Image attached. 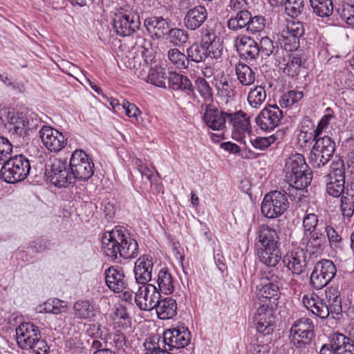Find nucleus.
I'll return each instance as SVG.
<instances>
[{"label": "nucleus", "instance_id": "f257e3e1", "mask_svg": "<svg viewBox=\"0 0 354 354\" xmlns=\"http://www.w3.org/2000/svg\"><path fill=\"white\" fill-rule=\"evenodd\" d=\"M101 241L104 254L113 261L117 260L118 257L124 259H131L138 255L137 241L120 227H115L111 231L105 232Z\"/></svg>", "mask_w": 354, "mask_h": 354}, {"label": "nucleus", "instance_id": "f03ea898", "mask_svg": "<svg viewBox=\"0 0 354 354\" xmlns=\"http://www.w3.org/2000/svg\"><path fill=\"white\" fill-rule=\"evenodd\" d=\"M327 301L319 298L317 295H304L303 303L308 310L322 319L330 315L335 319H339L342 315V299L336 288H330L326 292Z\"/></svg>", "mask_w": 354, "mask_h": 354}, {"label": "nucleus", "instance_id": "7ed1b4c3", "mask_svg": "<svg viewBox=\"0 0 354 354\" xmlns=\"http://www.w3.org/2000/svg\"><path fill=\"white\" fill-rule=\"evenodd\" d=\"M258 237L257 254L260 261L267 266L274 267L281 259L279 237L277 231L263 225L259 231Z\"/></svg>", "mask_w": 354, "mask_h": 354}, {"label": "nucleus", "instance_id": "20e7f679", "mask_svg": "<svg viewBox=\"0 0 354 354\" xmlns=\"http://www.w3.org/2000/svg\"><path fill=\"white\" fill-rule=\"evenodd\" d=\"M30 171L29 160L23 154L16 155L3 165L0 178L6 183H16L26 179Z\"/></svg>", "mask_w": 354, "mask_h": 354}, {"label": "nucleus", "instance_id": "39448f33", "mask_svg": "<svg viewBox=\"0 0 354 354\" xmlns=\"http://www.w3.org/2000/svg\"><path fill=\"white\" fill-rule=\"evenodd\" d=\"M69 167L72 184L77 180H88L94 174V163L91 157L82 149H77L72 153Z\"/></svg>", "mask_w": 354, "mask_h": 354}, {"label": "nucleus", "instance_id": "423d86ee", "mask_svg": "<svg viewBox=\"0 0 354 354\" xmlns=\"http://www.w3.org/2000/svg\"><path fill=\"white\" fill-rule=\"evenodd\" d=\"M141 22L137 10L127 7L120 8L113 19V26L117 35L130 36L140 29Z\"/></svg>", "mask_w": 354, "mask_h": 354}, {"label": "nucleus", "instance_id": "0eeeda50", "mask_svg": "<svg viewBox=\"0 0 354 354\" xmlns=\"http://www.w3.org/2000/svg\"><path fill=\"white\" fill-rule=\"evenodd\" d=\"M315 326L312 319L301 317L297 319L290 328V339L297 349H305L310 346L315 337Z\"/></svg>", "mask_w": 354, "mask_h": 354}, {"label": "nucleus", "instance_id": "6e6552de", "mask_svg": "<svg viewBox=\"0 0 354 354\" xmlns=\"http://www.w3.org/2000/svg\"><path fill=\"white\" fill-rule=\"evenodd\" d=\"M284 171L286 180H301L300 185L304 182L305 185H310L312 181L313 172L301 153H295L286 160Z\"/></svg>", "mask_w": 354, "mask_h": 354}, {"label": "nucleus", "instance_id": "1a4fd4ad", "mask_svg": "<svg viewBox=\"0 0 354 354\" xmlns=\"http://www.w3.org/2000/svg\"><path fill=\"white\" fill-rule=\"evenodd\" d=\"M289 207L286 194L281 191L274 190L266 194L261 203V213L268 218L281 216Z\"/></svg>", "mask_w": 354, "mask_h": 354}, {"label": "nucleus", "instance_id": "9d476101", "mask_svg": "<svg viewBox=\"0 0 354 354\" xmlns=\"http://www.w3.org/2000/svg\"><path fill=\"white\" fill-rule=\"evenodd\" d=\"M335 150V143L329 136L317 139L310 151V164L314 168L324 167L330 161Z\"/></svg>", "mask_w": 354, "mask_h": 354}, {"label": "nucleus", "instance_id": "9b49d317", "mask_svg": "<svg viewBox=\"0 0 354 354\" xmlns=\"http://www.w3.org/2000/svg\"><path fill=\"white\" fill-rule=\"evenodd\" d=\"M45 174L50 182L56 187H66L73 183L66 160L50 159L49 163L46 165Z\"/></svg>", "mask_w": 354, "mask_h": 354}, {"label": "nucleus", "instance_id": "f8f14e48", "mask_svg": "<svg viewBox=\"0 0 354 354\" xmlns=\"http://www.w3.org/2000/svg\"><path fill=\"white\" fill-rule=\"evenodd\" d=\"M336 272V267L332 261L322 260L317 262L310 275V285L317 290L323 288L334 278Z\"/></svg>", "mask_w": 354, "mask_h": 354}, {"label": "nucleus", "instance_id": "ddd939ff", "mask_svg": "<svg viewBox=\"0 0 354 354\" xmlns=\"http://www.w3.org/2000/svg\"><path fill=\"white\" fill-rule=\"evenodd\" d=\"M319 354H354V343L351 338L335 333L330 336L328 343L322 346Z\"/></svg>", "mask_w": 354, "mask_h": 354}, {"label": "nucleus", "instance_id": "4468645a", "mask_svg": "<svg viewBox=\"0 0 354 354\" xmlns=\"http://www.w3.org/2000/svg\"><path fill=\"white\" fill-rule=\"evenodd\" d=\"M141 285L134 295L135 302L140 310H151L158 304L161 298L160 292L155 286L151 283Z\"/></svg>", "mask_w": 354, "mask_h": 354}, {"label": "nucleus", "instance_id": "2eb2a0df", "mask_svg": "<svg viewBox=\"0 0 354 354\" xmlns=\"http://www.w3.org/2000/svg\"><path fill=\"white\" fill-rule=\"evenodd\" d=\"M283 115L282 111L277 105H269L260 111L255 122L261 130L270 131L280 124Z\"/></svg>", "mask_w": 354, "mask_h": 354}, {"label": "nucleus", "instance_id": "dca6fc26", "mask_svg": "<svg viewBox=\"0 0 354 354\" xmlns=\"http://www.w3.org/2000/svg\"><path fill=\"white\" fill-rule=\"evenodd\" d=\"M304 33V26L302 22L299 21H289L286 30L282 32L281 44L284 50L288 52L297 50L300 45L301 37Z\"/></svg>", "mask_w": 354, "mask_h": 354}, {"label": "nucleus", "instance_id": "f3484780", "mask_svg": "<svg viewBox=\"0 0 354 354\" xmlns=\"http://www.w3.org/2000/svg\"><path fill=\"white\" fill-rule=\"evenodd\" d=\"M227 117L229 124L232 126L233 139L241 141L244 138L245 133H252L250 116L244 111L240 110L234 113H229Z\"/></svg>", "mask_w": 354, "mask_h": 354}, {"label": "nucleus", "instance_id": "a211bd4d", "mask_svg": "<svg viewBox=\"0 0 354 354\" xmlns=\"http://www.w3.org/2000/svg\"><path fill=\"white\" fill-rule=\"evenodd\" d=\"M191 334L187 328L181 326L164 332L161 342L166 350L167 346L169 350H172L185 347L189 344Z\"/></svg>", "mask_w": 354, "mask_h": 354}, {"label": "nucleus", "instance_id": "6ab92c4d", "mask_svg": "<svg viewBox=\"0 0 354 354\" xmlns=\"http://www.w3.org/2000/svg\"><path fill=\"white\" fill-rule=\"evenodd\" d=\"M254 318L255 328L259 333L264 336L272 333L276 326V321L272 307H269L268 304L260 305Z\"/></svg>", "mask_w": 354, "mask_h": 354}, {"label": "nucleus", "instance_id": "aec40b11", "mask_svg": "<svg viewBox=\"0 0 354 354\" xmlns=\"http://www.w3.org/2000/svg\"><path fill=\"white\" fill-rule=\"evenodd\" d=\"M281 285V277L270 271L261 279V283L257 286V289L261 297L270 301L272 299L273 303H275L279 298Z\"/></svg>", "mask_w": 354, "mask_h": 354}, {"label": "nucleus", "instance_id": "412c9836", "mask_svg": "<svg viewBox=\"0 0 354 354\" xmlns=\"http://www.w3.org/2000/svg\"><path fill=\"white\" fill-rule=\"evenodd\" d=\"M39 136L44 145L51 152H59L67 143L61 132L49 126H44L40 129Z\"/></svg>", "mask_w": 354, "mask_h": 354}, {"label": "nucleus", "instance_id": "4be33fe9", "mask_svg": "<svg viewBox=\"0 0 354 354\" xmlns=\"http://www.w3.org/2000/svg\"><path fill=\"white\" fill-rule=\"evenodd\" d=\"M39 328L31 322L21 323L16 328V338L18 346L24 350H28L32 342L40 335Z\"/></svg>", "mask_w": 354, "mask_h": 354}, {"label": "nucleus", "instance_id": "5701e85b", "mask_svg": "<svg viewBox=\"0 0 354 354\" xmlns=\"http://www.w3.org/2000/svg\"><path fill=\"white\" fill-rule=\"evenodd\" d=\"M236 47L240 57L246 61H255L259 57L258 42L249 36L236 37Z\"/></svg>", "mask_w": 354, "mask_h": 354}, {"label": "nucleus", "instance_id": "b1692460", "mask_svg": "<svg viewBox=\"0 0 354 354\" xmlns=\"http://www.w3.org/2000/svg\"><path fill=\"white\" fill-rule=\"evenodd\" d=\"M105 282L115 292H121L127 287V279L122 267L110 266L105 270Z\"/></svg>", "mask_w": 354, "mask_h": 354}, {"label": "nucleus", "instance_id": "393cba45", "mask_svg": "<svg viewBox=\"0 0 354 354\" xmlns=\"http://www.w3.org/2000/svg\"><path fill=\"white\" fill-rule=\"evenodd\" d=\"M153 268V258L149 255L140 256L135 262L133 272L138 284H145L151 280Z\"/></svg>", "mask_w": 354, "mask_h": 354}, {"label": "nucleus", "instance_id": "a878e982", "mask_svg": "<svg viewBox=\"0 0 354 354\" xmlns=\"http://www.w3.org/2000/svg\"><path fill=\"white\" fill-rule=\"evenodd\" d=\"M307 257L308 254L306 251L297 250L286 254L283 261L293 274L300 275L305 272L307 267Z\"/></svg>", "mask_w": 354, "mask_h": 354}, {"label": "nucleus", "instance_id": "bb28decb", "mask_svg": "<svg viewBox=\"0 0 354 354\" xmlns=\"http://www.w3.org/2000/svg\"><path fill=\"white\" fill-rule=\"evenodd\" d=\"M144 26L153 39L164 38L169 28V24L162 16H150L144 20Z\"/></svg>", "mask_w": 354, "mask_h": 354}, {"label": "nucleus", "instance_id": "cd10ccee", "mask_svg": "<svg viewBox=\"0 0 354 354\" xmlns=\"http://www.w3.org/2000/svg\"><path fill=\"white\" fill-rule=\"evenodd\" d=\"M207 19V10L204 6L198 5L189 8L183 22L185 27L190 30L201 28Z\"/></svg>", "mask_w": 354, "mask_h": 354}, {"label": "nucleus", "instance_id": "c85d7f7f", "mask_svg": "<svg viewBox=\"0 0 354 354\" xmlns=\"http://www.w3.org/2000/svg\"><path fill=\"white\" fill-rule=\"evenodd\" d=\"M229 113L220 111L211 104L206 106L203 120L205 124L214 131L222 130L225 127V122Z\"/></svg>", "mask_w": 354, "mask_h": 354}, {"label": "nucleus", "instance_id": "c756f323", "mask_svg": "<svg viewBox=\"0 0 354 354\" xmlns=\"http://www.w3.org/2000/svg\"><path fill=\"white\" fill-rule=\"evenodd\" d=\"M169 86L176 91H181L188 95H194V85L188 77L174 73H170L168 77Z\"/></svg>", "mask_w": 354, "mask_h": 354}, {"label": "nucleus", "instance_id": "7c9ffc66", "mask_svg": "<svg viewBox=\"0 0 354 354\" xmlns=\"http://www.w3.org/2000/svg\"><path fill=\"white\" fill-rule=\"evenodd\" d=\"M75 318L81 320L91 319L95 316L97 308L95 304L89 300H78L73 307Z\"/></svg>", "mask_w": 354, "mask_h": 354}, {"label": "nucleus", "instance_id": "2f4dec72", "mask_svg": "<svg viewBox=\"0 0 354 354\" xmlns=\"http://www.w3.org/2000/svg\"><path fill=\"white\" fill-rule=\"evenodd\" d=\"M154 308L160 319H172L177 314V303L171 297L160 298Z\"/></svg>", "mask_w": 354, "mask_h": 354}, {"label": "nucleus", "instance_id": "473e14b6", "mask_svg": "<svg viewBox=\"0 0 354 354\" xmlns=\"http://www.w3.org/2000/svg\"><path fill=\"white\" fill-rule=\"evenodd\" d=\"M340 209L344 217L350 218L354 214V182H348L346 191L341 194Z\"/></svg>", "mask_w": 354, "mask_h": 354}, {"label": "nucleus", "instance_id": "72a5a7b5", "mask_svg": "<svg viewBox=\"0 0 354 354\" xmlns=\"http://www.w3.org/2000/svg\"><path fill=\"white\" fill-rule=\"evenodd\" d=\"M251 17V12L249 10H244L232 15L227 20V26L232 31L247 30V26Z\"/></svg>", "mask_w": 354, "mask_h": 354}, {"label": "nucleus", "instance_id": "f704fd0d", "mask_svg": "<svg viewBox=\"0 0 354 354\" xmlns=\"http://www.w3.org/2000/svg\"><path fill=\"white\" fill-rule=\"evenodd\" d=\"M174 279L168 268L161 269L158 274V290L165 295H170L174 291Z\"/></svg>", "mask_w": 354, "mask_h": 354}, {"label": "nucleus", "instance_id": "c9c22d12", "mask_svg": "<svg viewBox=\"0 0 354 354\" xmlns=\"http://www.w3.org/2000/svg\"><path fill=\"white\" fill-rule=\"evenodd\" d=\"M235 73L239 83L244 86L253 84L256 79L255 72L248 65L240 62L236 65Z\"/></svg>", "mask_w": 354, "mask_h": 354}, {"label": "nucleus", "instance_id": "e433bc0d", "mask_svg": "<svg viewBox=\"0 0 354 354\" xmlns=\"http://www.w3.org/2000/svg\"><path fill=\"white\" fill-rule=\"evenodd\" d=\"M324 227L322 226L309 232L304 234V238L307 239V247L320 249L326 242Z\"/></svg>", "mask_w": 354, "mask_h": 354}, {"label": "nucleus", "instance_id": "4c0bfd02", "mask_svg": "<svg viewBox=\"0 0 354 354\" xmlns=\"http://www.w3.org/2000/svg\"><path fill=\"white\" fill-rule=\"evenodd\" d=\"M283 72L291 77H295L299 75L301 66L305 63V59L298 54H289Z\"/></svg>", "mask_w": 354, "mask_h": 354}, {"label": "nucleus", "instance_id": "58836bf2", "mask_svg": "<svg viewBox=\"0 0 354 354\" xmlns=\"http://www.w3.org/2000/svg\"><path fill=\"white\" fill-rule=\"evenodd\" d=\"M286 181L288 183V187L284 186L281 192L286 194V197L288 196L292 201H295L296 199L300 201L301 196L304 195V189L309 185H305L304 182L302 185H299L301 184V180L296 182H295V180Z\"/></svg>", "mask_w": 354, "mask_h": 354}, {"label": "nucleus", "instance_id": "ea45409f", "mask_svg": "<svg viewBox=\"0 0 354 354\" xmlns=\"http://www.w3.org/2000/svg\"><path fill=\"white\" fill-rule=\"evenodd\" d=\"M189 63L191 62L198 64L205 62L207 57V48L199 44L194 43L186 50Z\"/></svg>", "mask_w": 354, "mask_h": 354}, {"label": "nucleus", "instance_id": "a19ab883", "mask_svg": "<svg viewBox=\"0 0 354 354\" xmlns=\"http://www.w3.org/2000/svg\"><path fill=\"white\" fill-rule=\"evenodd\" d=\"M167 57L170 62L178 69H187L189 67V61L187 55L181 53L178 48L169 49Z\"/></svg>", "mask_w": 354, "mask_h": 354}, {"label": "nucleus", "instance_id": "79ce46f5", "mask_svg": "<svg viewBox=\"0 0 354 354\" xmlns=\"http://www.w3.org/2000/svg\"><path fill=\"white\" fill-rule=\"evenodd\" d=\"M165 69L161 66L156 65L150 68L147 75V82L155 86L166 87Z\"/></svg>", "mask_w": 354, "mask_h": 354}, {"label": "nucleus", "instance_id": "37998d69", "mask_svg": "<svg viewBox=\"0 0 354 354\" xmlns=\"http://www.w3.org/2000/svg\"><path fill=\"white\" fill-rule=\"evenodd\" d=\"M165 36H167V39L174 46L184 45L189 39L187 32L185 29L179 28H169Z\"/></svg>", "mask_w": 354, "mask_h": 354}, {"label": "nucleus", "instance_id": "c03bdc74", "mask_svg": "<svg viewBox=\"0 0 354 354\" xmlns=\"http://www.w3.org/2000/svg\"><path fill=\"white\" fill-rule=\"evenodd\" d=\"M259 48V57L261 59H266L271 55H278L279 50L278 45L274 44L273 41L268 37H263L260 39V42L258 43Z\"/></svg>", "mask_w": 354, "mask_h": 354}, {"label": "nucleus", "instance_id": "a18cd8bd", "mask_svg": "<svg viewBox=\"0 0 354 354\" xmlns=\"http://www.w3.org/2000/svg\"><path fill=\"white\" fill-rule=\"evenodd\" d=\"M328 180H337L341 183H346L345 182V165L344 160L341 158H337L333 160L330 165V172L327 175Z\"/></svg>", "mask_w": 354, "mask_h": 354}, {"label": "nucleus", "instance_id": "49530a36", "mask_svg": "<svg viewBox=\"0 0 354 354\" xmlns=\"http://www.w3.org/2000/svg\"><path fill=\"white\" fill-rule=\"evenodd\" d=\"M196 90L201 97L206 102H212L213 100L212 88L207 81L202 77H198L194 81V91Z\"/></svg>", "mask_w": 354, "mask_h": 354}, {"label": "nucleus", "instance_id": "de8ad7c7", "mask_svg": "<svg viewBox=\"0 0 354 354\" xmlns=\"http://www.w3.org/2000/svg\"><path fill=\"white\" fill-rule=\"evenodd\" d=\"M266 92L264 87L257 86L252 89L248 95V102L253 108H258L265 101Z\"/></svg>", "mask_w": 354, "mask_h": 354}, {"label": "nucleus", "instance_id": "09e8293b", "mask_svg": "<svg viewBox=\"0 0 354 354\" xmlns=\"http://www.w3.org/2000/svg\"><path fill=\"white\" fill-rule=\"evenodd\" d=\"M277 140L276 135L273 134L268 137H255L250 139L252 146L257 150L266 151Z\"/></svg>", "mask_w": 354, "mask_h": 354}, {"label": "nucleus", "instance_id": "8fccbe9b", "mask_svg": "<svg viewBox=\"0 0 354 354\" xmlns=\"http://www.w3.org/2000/svg\"><path fill=\"white\" fill-rule=\"evenodd\" d=\"M282 6H285V10L291 17H297L304 10V0H286Z\"/></svg>", "mask_w": 354, "mask_h": 354}, {"label": "nucleus", "instance_id": "3c124183", "mask_svg": "<svg viewBox=\"0 0 354 354\" xmlns=\"http://www.w3.org/2000/svg\"><path fill=\"white\" fill-rule=\"evenodd\" d=\"M304 97L302 91H289L281 97L279 104L282 107H289L299 102Z\"/></svg>", "mask_w": 354, "mask_h": 354}, {"label": "nucleus", "instance_id": "603ef678", "mask_svg": "<svg viewBox=\"0 0 354 354\" xmlns=\"http://www.w3.org/2000/svg\"><path fill=\"white\" fill-rule=\"evenodd\" d=\"M66 308V302L59 299H48L44 304V310L46 313H50L58 315L65 310Z\"/></svg>", "mask_w": 354, "mask_h": 354}, {"label": "nucleus", "instance_id": "864d4df0", "mask_svg": "<svg viewBox=\"0 0 354 354\" xmlns=\"http://www.w3.org/2000/svg\"><path fill=\"white\" fill-rule=\"evenodd\" d=\"M13 146L9 140L0 136V165H3L12 157Z\"/></svg>", "mask_w": 354, "mask_h": 354}, {"label": "nucleus", "instance_id": "5fc2aeb1", "mask_svg": "<svg viewBox=\"0 0 354 354\" xmlns=\"http://www.w3.org/2000/svg\"><path fill=\"white\" fill-rule=\"evenodd\" d=\"M340 18L347 24L354 26V6L349 3L342 4L337 9Z\"/></svg>", "mask_w": 354, "mask_h": 354}, {"label": "nucleus", "instance_id": "6e6d98bb", "mask_svg": "<svg viewBox=\"0 0 354 354\" xmlns=\"http://www.w3.org/2000/svg\"><path fill=\"white\" fill-rule=\"evenodd\" d=\"M313 12L318 16L321 17H327L330 16L333 12V1L330 0V1H325L319 3H315V6H311Z\"/></svg>", "mask_w": 354, "mask_h": 354}, {"label": "nucleus", "instance_id": "4d7b16f0", "mask_svg": "<svg viewBox=\"0 0 354 354\" xmlns=\"http://www.w3.org/2000/svg\"><path fill=\"white\" fill-rule=\"evenodd\" d=\"M266 19L262 15H256L251 17L247 26V32L250 33H256L263 30L265 28Z\"/></svg>", "mask_w": 354, "mask_h": 354}, {"label": "nucleus", "instance_id": "13d9d810", "mask_svg": "<svg viewBox=\"0 0 354 354\" xmlns=\"http://www.w3.org/2000/svg\"><path fill=\"white\" fill-rule=\"evenodd\" d=\"M345 183H341L339 181L328 180L326 183L327 193L333 197L337 198L346 191Z\"/></svg>", "mask_w": 354, "mask_h": 354}, {"label": "nucleus", "instance_id": "bf43d9fd", "mask_svg": "<svg viewBox=\"0 0 354 354\" xmlns=\"http://www.w3.org/2000/svg\"><path fill=\"white\" fill-rule=\"evenodd\" d=\"M113 345L118 350L124 351L126 348L131 346V343L127 336L120 330H116L112 338Z\"/></svg>", "mask_w": 354, "mask_h": 354}, {"label": "nucleus", "instance_id": "052dcab7", "mask_svg": "<svg viewBox=\"0 0 354 354\" xmlns=\"http://www.w3.org/2000/svg\"><path fill=\"white\" fill-rule=\"evenodd\" d=\"M325 233L331 247L341 248L342 242V236L330 225L324 227Z\"/></svg>", "mask_w": 354, "mask_h": 354}, {"label": "nucleus", "instance_id": "680f3d73", "mask_svg": "<svg viewBox=\"0 0 354 354\" xmlns=\"http://www.w3.org/2000/svg\"><path fill=\"white\" fill-rule=\"evenodd\" d=\"M318 217L315 214H307L303 218L304 234L322 227L318 223Z\"/></svg>", "mask_w": 354, "mask_h": 354}, {"label": "nucleus", "instance_id": "e2e57ef3", "mask_svg": "<svg viewBox=\"0 0 354 354\" xmlns=\"http://www.w3.org/2000/svg\"><path fill=\"white\" fill-rule=\"evenodd\" d=\"M133 162L142 178L144 179L145 178L151 184H152L155 180L153 171L142 162L141 159L136 158L133 160Z\"/></svg>", "mask_w": 354, "mask_h": 354}, {"label": "nucleus", "instance_id": "0e129e2a", "mask_svg": "<svg viewBox=\"0 0 354 354\" xmlns=\"http://www.w3.org/2000/svg\"><path fill=\"white\" fill-rule=\"evenodd\" d=\"M205 47L207 48V55L208 58L218 59L221 57L223 48L218 40L215 41L209 45H207Z\"/></svg>", "mask_w": 354, "mask_h": 354}, {"label": "nucleus", "instance_id": "69168bd1", "mask_svg": "<svg viewBox=\"0 0 354 354\" xmlns=\"http://www.w3.org/2000/svg\"><path fill=\"white\" fill-rule=\"evenodd\" d=\"M214 31L208 27H203L201 30V41L199 44L206 46L216 41Z\"/></svg>", "mask_w": 354, "mask_h": 354}, {"label": "nucleus", "instance_id": "338daca9", "mask_svg": "<svg viewBox=\"0 0 354 354\" xmlns=\"http://www.w3.org/2000/svg\"><path fill=\"white\" fill-rule=\"evenodd\" d=\"M10 123L13 125L16 133L21 135L24 131V128L28 124V121L24 116L17 115L10 118Z\"/></svg>", "mask_w": 354, "mask_h": 354}, {"label": "nucleus", "instance_id": "774afa93", "mask_svg": "<svg viewBox=\"0 0 354 354\" xmlns=\"http://www.w3.org/2000/svg\"><path fill=\"white\" fill-rule=\"evenodd\" d=\"M28 350H32L36 354H48L50 351V347L46 342L41 339V335L32 342V345L28 348Z\"/></svg>", "mask_w": 354, "mask_h": 354}]
</instances>
